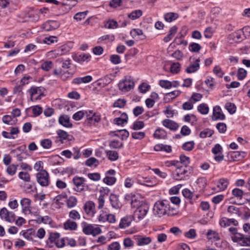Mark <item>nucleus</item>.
<instances>
[{
	"mask_svg": "<svg viewBox=\"0 0 250 250\" xmlns=\"http://www.w3.org/2000/svg\"><path fill=\"white\" fill-rule=\"evenodd\" d=\"M170 205L167 200L157 201L154 204L153 209L154 214L159 217L165 214L169 215L170 214Z\"/></svg>",
	"mask_w": 250,
	"mask_h": 250,
	"instance_id": "obj_1",
	"label": "nucleus"
},
{
	"mask_svg": "<svg viewBox=\"0 0 250 250\" xmlns=\"http://www.w3.org/2000/svg\"><path fill=\"white\" fill-rule=\"evenodd\" d=\"M187 171L185 170V167L181 166L177 167L172 173V177L176 181L186 180L189 178Z\"/></svg>",
	"mask_w": 250,
	"mask_h": 250,
	"instance_id": "obj_2",
	"label": "nucleus"
},
{
	"mask_svg": "<svg viewBox=\"0 0 250 250\" xmlns=\"http://www.w3.org/2000/svg\"><path fill=\"white\" fill-rule=\"evenodd\" d=\"M149 209V207L146 204H143L141 207L137 208L134 212L133 216L136 219V222L142 220L146 214Z\"/></svg>",
	"mask_w": 250,
	"mask_h": 250,
	"instance_id": "obj_3",
	"label": "nucleus"
},
{
	"mask_svg": "<svg viewBox=\"0 0 250 250\" xmlns=\"http://www.w3.org/2000/svg\"><path fill=\"white\" fill-rule=\"evenodd\" d=\"M119 89L123 92H127L134 87V83L131 77H125V80L118 84Z\"/></svg>",
	"mask_w": 250,
	"mask_h": 250,
	"instance_id": "obj_4",
	"label": "nucleus"
},
{
	"mask_svg": "<svg viewBox=\"0 0 250 250\" xmlns=\"http://www.w3.org/2000/svg\"><path fill=\"white\" fill-rule=\"evenodd\" d=\"M37 181L42 187H47L49 184V174L45 170H41L36 174Z\"/></svg>",
	"mask_w": 250,
	"mask_h": 250,
	"instance_id": "obj_5",
	"label": "nucleus"
},
{
	"mask_svg": "<svg viewBox=\"0 0 250 250\" xmlns=\"http://www.w3.org/2000/svg\"><path fill=\"white\" fill-rule=\"evenodd\" d=\"M60 25L58 21L49 20L42 25V28L45 31H51L58 29Z\"/></svg>",
	"mask_w": 250,
	"mask_h": 250,
	"instance_id": "obj_6",
	"label": "nucleus"
},
{
	"mask_svg": "<svg viewBox=\"0 0 250 250\" xmlns=\"http://www.w3.org/2000/svg\"><path fill=\"white\" fill-rule=\"evenodd\" d=\"M223 148L221 145L219 144H216L212 148L211 152L215 156L214 159L216 162H220L224 159V155L222 154Z\"/></svg>",
	"mask_w": 250,
	"mask_h": 250,
	"instance_id": "obj_7",
	"label": "nucleus"
},
{
	"mask_svg": "<svg viewBox=\"0 0 250 250\" xmlns=\"http://www.w3.org/2000/svg\"><path fill=\"white\" fill-rule=\"evenodd\" d=\"M72 57L75 62L82 63L84 62H89L90 60L91 56L89 54L77 53L73 54Z\"/></svg>",
	"mask_w": 250,
	"mask_h": 250,
	"instance_id": "obj_8",
	"label": "nucleus"
},
{
	"mask_svg": "<svg viewBox=\"0 0 250 250\" xmlns=\"http://www.w3.org/2000/svg\"><path fill=\"white\" fill-rule=\"evenodd\" d=\"M226 118L225 115L223 113L220 106L216 105L213 107L212 120L213 121L224 120Z\"/></svg>",
	"mask_w": 250,
	"mask_h": 250,
	"instance_id": "obj_9",
	"label": "nucleus"
},
{
	"mask_svg": "<svg viewBox=\"0 0 250 250\" xmlns=\"http://www.w3.org/2000/svg\"><path fill=\"white\" fill-rule=\"evenodd\" d=\"M85 179L83 177L75 176L73 179V183L76 186L75 190L81 192L84 189V182Z\"/></svg>",
	"mask_w": 250,
	"mask_h": 250,
	"instance_id": "obj_10",
	"label": "nucleus"
},
{
	"mask_svg": "<svg viewBox=\"0 0 250 250\" xmlns=\"http://www.w3.org/2000/svg\"><path fill=\"white\" fill-rule=\"evenodd\" d=\"M244 37L242 34V30L239 29L229 35V38L236 42H239L245 39Z\"/></svg>",
	"mask_w": 250,
	"mask_h": 250,
	"instance_id": "obj_11",
	"label": "nucleus"
},
{
	"mask_svg": "<svg viewBox=\"0 0 250 250\" xmlns=\"http://www.w3.org/2000/svg\"><path fill=\"white\" fill-rule=\"evenodd\" d=\"M109 200L112 207L116 209H120L123 205L119 201V195L111 193L109 197Z\"/></svg>",
	"mask_w": 250,
	"mask_h": 250,
	"instance_id": "obj_12",
	"label": "nucleus"
},
{
	"mask_svg": "<svg viewBox=\"0 0 250 250\" xmlns=\"http://www.w3.org/2000/svg\"><path fill=\"white\" fill-rule=\"evenodd\" d=\"M219 224L222 227H227L233 225L235 226L238 225V222L235 219H229L226 217L222 218L219 221Z\"/></svg>",
	"mask_w": 250,
	"mask_h": 250,
	"instance_id": "obj_13",
	"label": "nucleus"
},
{
	"mask_svg": "<svg viewBox=\"0 0 250 250\" xmlns=\"http://www.w3.org/2000/svg\"><path fill=\"white\" fill-rule=\"evenodd\" d=\"M136 219L134 218L133 215H127L123 218L119 224V228L121 229H125L130 226L131 222Z\"/></svg>",
	"mask_w": 250,
	"mask_h": 250,
	"instance_id": "obj_14",
	"label": "nucleus"
},
{
	"mask_svg": "<svg viewBox=\"0 0 250 250\" xmlns=\"http://www.w3.org/2000/svg\"><path fill=\"white\" fill-rule=\"evenodd\" d=\"M45 88L42 86L36 87L32 86L29 90V92L30 94V99L31 101H34L33 96L36 94H40L41 95H44V92Z\"/></svg>",
	"mask_w": 250,
	"mask_h": 250,
	"instance_id": "obj_15",
	"label": "nucleus"
},
{
	"mask_svg": "<svg viewBox=\"0 0 250 250\" xmlns=\"http://www.w3.org/2000/svg\"><path fill=\"white\" fill-rule=\"evenodd\" d=\"M21 205L22 207V212L24 214L30 213L31 210L30 206L31 205V200L28 198H23L21 200Z\"/></svg>",
	"mask_w": 250,
	"mask_h": 250,
	"instance_id": "obj_16",
	"label": "nucleus"
},
{
	"mask_svg": "<svg viewBox=\"0 0 250 250\" xmlns=\"http://www.w3.org/2000/svg\"><path fill=\"white\" fill-rule=\"evenodd\" d=\"M128 121V116L125 112L123 113L120 117L116 118L113 120V123L118 125L122 126Z\"/></svg>",
	"mask_w": 250,
	"mask_h": 250,
	"instance_id": "obj_17",
	"label": "nucleus"
},
{
	"mask_svg": "<svg viewBox=\"0 0 250 250\" xmlns=\"http://www.w3.org/2000/svg\"><path fill=\"white\" fill-rule=\"evenodd\" d=\"M134 239L136 241L137 245L144 246L149 244L151 241V239L149 237H143L141 235L134 236Z\"/></svg>",
	"mask_w": 250,
	"mask_h": 250,
	"instance_id": "obj_18",
	"label": "nucleus"
},
{
	"mask_svg": "<svg viewBox=\"0 0 250 250\" xmlns=\"http://www.w3.org/2000/svg\"><path fill=\"white\" fill-rule=\"evenodd\" d=\"M162 124L164 126L173 131L176 130L179 127L177 123L169 119L164 120Z\"/></svg>",
	"mask_w": 250,
	"mask_h": 250,
	"instance_id": "obj_19",
	"label": "nucleus"
},
{
	"mask_svg": "<svg viewBox=\"0 0 250 250\" xmlns=\"http://www.w3.org/2000/svg\"><path fill=\"white\" fill-rule=\"evenodd\" d=\"M200 60L199 58L196 59L193 63H191L186 69L188 73H192L196 72L200 68Z\"/></svg>",
	"mask_w": 250,
	"mask_h": 250,
	"instance_id": "obj_20",
	"label": "nucleus"
},
{
	"mask_svg": "<svg viewBox=\"0 0 250 250\" xmlns=\"http://www.w3.org/2000/svg\"><path fill=\"white\" fill-rule=\"evenodd\" d=\"M59 122L65 127L70 128L72 126V124L70 122V117L68 115H61L59 119Z\"/></svg>",
	"mask_w": 250,
	"mask_h": 250,
	"instance_id": "obj_21",
	"label": "nucleus"
},
{
	"mask_svg": "<svg viewBox=\"0 0 250 250\" xmlns=\"http://www.w3.org/2000/svg\"><path fill=\"white\" fill-rule=\"evenodd\" d=\"M229 154L233 161H240L246 155V153L244 151H231Z\"/></svg>",
	"mask_w": 250,
	"mask_h": 250,
	"instance_id": "obj_22",
	"label": "nucleus"
},
{
	"mask_svg": "<svg viewBox=\"0 0 250 250\" xmlns=\"http://www.w3.org/2000/svg\"><path fill=\"white\" fill-rule=\"evenodd\" d=\"M77 223L70 219H68L63 224V228L66 230H75L77 229Z\"/></svg>",
	"mask_w": 250,
	"mask_h": 250,
	"instance_id": "obj_23",
	"label": "nucleus"
},
{
	"mask_svg": "<svg viewBox=\"0 0 250 250\" xmlns=\"http://www.w3.org/2000/svg\"><path fill=\"white\" fill-rule=\"evenodd\" d=\"M95 208V204L92 201L87 202L84 207L83 209L87 214H93Z\"/></svg>",
	"mask_w": 250,
	"mask_h": 250,
	"instance_id": "obj_24",
	"label": "nucleus"
},
{
	"mask_svg": "<svg viewBox=\"0 0 250 250\" xmlns=\"http://www.w3.org/2000/svg\"><path fill=\"white\" fill-rule=\"evenodd\" d=\"M87 125H95V123H98L101 120L100 116L96 115L95 113L93 114L91 116L90 115H87Z\"/></svg>",
	"mask_w": 250,
	"mask_h": 250,
	"instance_id": "obj_25",
	"label": "nucleus"
},
{
	"mask_svg": "<svg viewBox=\"0 0 250 250\" xmlns=\"http://www.w3.org/2000/svg\"><path fill=\"white\" fill-rule=\"evenodd\" d=\"M167 133L163 128H158L153 134L154 138L157 139H165L167 137Z\"/></svg>",
	"mask_w": 250,
	"mask_h": 250,
	"instance_id": "obj_26",
	"label": "nucleus"
},
{
	"mask_svg": "<svg viewBox=\"0 0 250 250\" xmlns=\"http://www.w3.org/2000/svg\"><path fill=\"white\" fill-rule=\"evenodd\" d=\"M228 184L229 181L227 179L221 178L217 182V187L220 190L223 191L227 188Z\"/></svg>",
	"mask_w": 250,
	"mask_h": 250,
	"instance_id": "obj_27",
	"label": "nucleus"
},
{
	"mask_svg": "<svg viewBox=\"0 0 250 250\" xmlns=\"http://www.w3.org/2000/svg\"><path fill=\"white\" fill-rule=\"evenodd\" d=\"M57 133L59 138L62 140L71 141L73 138L72 135L68 134L66 131L62 130L59 129L57 131Z\"/></svg>",
	"mask_w": 250,
	"mask_h": 250,
	"instance_id": "obj_28",
	"label": "nucleus"
},
{
	"mask_svg": "<svg viewBox=\"0 0 250 250\" xmlns=\"http://www.w3.org/2000/svg\"><path fill=\"white\" fill-rule=\"evenodd\" d=\"M143 12L141 10H135L128 14L127 17L132 20H135L140 18Z\"/></svg>",
	"mask_w": 250,
	"mask_h": 250,
	"instance_id": "obj_29",
	"label": "nucleus"
},
{
	"mask_svg": "<svg viewBox=\"0 0 250 250\" xmlns=\"http://www.w3.org/2000/svg\"><path fill=\"white\" fill-rule=\"evenodd\" d=\"M179 17V15L177 13L169 12L166 14L164 16V19L166 21L170 22Z\"/></svg>",
	"mask_w": 250,
	"mask_h": 250,
	"instance_id": "obj_30",
	"label": "nucleus"
},
{
	"mask_svg": "<svg viewBox=\"0 0 250 250\" xmlns=\"http://www.w3.org/2000/svg\"><path fill=\"white\" fill-rule=\"evenodd\" d=\"M108 159L111 161H115L119 158V155L117 151L113 150H107L105 151Z\"/></svg>",
	"mask_w": 250,
	"mask_h": 250,
	"instance_id": "obj_31",
	"label": "nucleus"
},
{
	"mask_svg": "<svg viewBox=\"0 0 250 250\" xmlns=\"http://www.w3.org/2000/svg\"><path fill=\"white\" fill-rule=\"evenodd\" d=\"M109 146L112 148L120 149L123 147L124 145L118 140H113L109 142Z\"/></svg>",
	"mask_w": 250,
	"mask_h": 250,
	"instance_id": "obj_32",
	"label": "nucleus"
},
{
	"mask_svg": "<svg viewBox=\"0 0 250 250\" xmlns=\"http://www.w3.org/2000/svg\"><path fill=\"white\" fill-rule=\"evenodd\" d=\"M197 110L201 114L206 115L208 112L209 107L207 104L202 103L198 106Z\"/></svg>",
	"mask_w": 250,
	"mask_h": 250,
	"instance_id": "obj_33",
	"label": "nucleus"
},
{
	"mask_svg": "<svg viewBox=\"0 0 250 250\" xmlns=\"http://www.w3.org/2000/svg\"><path fill=\"white\" fill-rule=\"evenodd\" d=\"M214 133V131L209 128H206L204 130L200 132L199 137L201 138H205L206 137H211Z\"/></svg>",
	"mask_w": 250,
	"mask_h": 250,
	"instance_id": "obj_34",
	"label": "nucleus"
},
{
	"mask_svg": "<svg viewBox=\"0 0 250 250\" xmlns=\"http://www.w3.org/2000/svg\"><path fill=\"white\" fill-rule=\"evenodd\" d=\"M181 93V91L179 90H175L169 93L166 94L165 97L164 98L165 100L168 99V101L169 102L170 99H173L175 97L179 96Z\"/></svg>",
	"mask_w": 250,
	"mask_h": 250,
	"instance_id": "obj_35",
	"label": "nucleus"
},
{
	"mask_svg": "<svg viewBox=\"0 0 250 250\" xmlns=\"http://www.w3.org/2000/svg\"><path fill=\"white\" fill-rule=\"evenodd\" d=\"M195 146L194 141H191L187 142L182 145V148L186 151H190L192 150Z\"/></svg>",
	"mask_w": 250,
	"mask_h": 250,
	"instance_id": "obj_36",
	"label": "nucleus"
},
{
	"mask_svg": "<svg viewBox=\"0 0 250 250\" xmlns=\"http://www.w3.org/2000/svg\"><path fill=\"white\" fill-rule=\"evenodd\" d=\"M143 204L146 203L143 201H141L136 196H135L134 197H133V200L132 199V201L130 202L131 208H138L139 207H141Z\"/></svg>",
	"mask_w": 250,
	"mask_h": 250,
	"instance_id": "obj_37",
	"label": "nucleus"
},
{
	"mask_svg": "<svg viewBox=\"0 0 250 250\" xmlns=\"http://www.w3.org/2000/svg\"><path fill=\"white\" fill-rule=\"evenodd\" d=\"M227 211L230 214L234 213L239 217L241 216L242 214L240 208L233 206H229L227 209Z\"/></svg>",
	"mask_w": 250,
	"mask_h": 250,
	"instance_id": "obj_38",
	"label": "nucleus"
},
{
	"mask_svg": "<svg viewBox=\"0 0 250 250\" xmlns=\"http://www.w3.org/2000/svg\"><path fill=\"white\" fill-rule=\"evenodd\" d=\"M225 107L230 114H234L236 111V107L233 103H227Z\"/></svg>",
	"mask_w": 250,
	"mask_h": 250,
	"instance_id": "obj_39",
	"label": "nucleus"
},
{
	"mask_svg": "<svg viewBox=\"0 0 250 250\" xmlns=\"http://www.w3.org/2000/svg\"><path fill=\"white\" fill-rule=\"evenodd\" d=\"M104 26L108 29H115L118 27V22L114 20H110L106 21Z\"/></svg>",
	"mask_w": 250,
	"mask_h": 250,
	"instance_id": "obj_40",
	"label": "nucleus"
},
{
	"mask_svg": "<svg viewBox=\"0 0 250 250\" xmlns=\"http://www.w3.org/2000/svg\"><path fill=\"white\" fill-rule=\"evenodd\" d=\"M126 103V101L124 99H118L113 103V106L122 108L125 106Z\"/></svg>",
	"mask_w": 250,
	"mask_h": 250,
	"instance_id": "obj_41",
	"label": "nucleus"
},
{
	"mask_svg": "<svg viewBox=\"0 0 250 250\" xmlns=\"http://www.w3.org/2000/svg\"><path fill=\"white\" fill-rule=\"evenodd\" d=\"M201 49L200 45L197 43L192 42L190 43L188 46L189 51L193 52H198Z\"/></svg>",
	"mask_w": 250,
	"mask_h": 250,
	"instance_id": "obj_42",
	"label": "nucleus"
},
{
	"mask_svg": "<svg viewBox=\"0 0 250 250\" xmlns=\"http://www.w3.org/2000/svg\"><path fill=\"white\" fill-rule=\"evenodd\" d=\"M247 71L242 68H240L238 69L237 71V79L239 80H244L247 76Z\"/></svg>",
	"mask_w": 250,
	"mask_h": 250,
	"instance_id": "obj_43",
	"label": "nucleus"
},
{
	"mask_svg": "<svg viewBox=\"0 0 250 250\" xmlns=\"http://www.w3.org/2000/svg\"><path fill=\"white\" fill-rule=\"evenodd\" d=\"M116 179L113 176H105L103 182L107 185L111 186L115 183Z\"/></svg>",
	"mask_w": 250,
	"mask_h": 250,
	"instance_id": "obj_44",
	"label": "nucleus"
},
{
	"mask_svg": "<svg viewBox=\"0 0 250 250\" xmlns=\"http://www.w3.org/2000/svg\"><path fill=\"white\" fill-rule=\"evenodd\" d=\"M73 73L69 70L64 71L61 70V75L59 77L63 81L66 80L68 77H70L73 75Z\"/></svg>",
	"mask_w": 250,
	"mask_h": 250,
	"instance_id": "obj_45",
	"label": "nucleus"
},
{
	"mask_svg": "<svg viewBox=\"0 0 250 250\" xmlns=\"http://www.w3.org/2000/svg\"><path fill=\"white\" fill-rule=\"evenodd\" d=\"M57 37L55 36H50L44 38L43 40V42L47 44H51L57 42Z\"/></svg>",
	"mask_w": 250,
	"mask_h": 250,
	"instance_id": "obj_46",
	"label": "nucleus"
},
{
	"mask_svg": "<svg viewBox=\"0 0 250 250\" xmlns=\"http://www.w3.org/2000/svg\"><path fill=\"white\" fill-rule=\"evenodd\" d=\"M93 226L91 224L85 223L84 226L83 227V231L86 235H90L92 233Z\"/></svg>",
	"mask_w": 250,
	"mask_h": 250,
	"instance_id": "obj_47",
	"label": "nucleus"
},
{
	"mask_svg": "<svg viewBox=\"0 0 250 250\" xmlns=\"http://www.w3.org/2000/svg\"><path fill=\"white\" fill-rule=\"evenodd\" d=\"M159 84L162 88L169 89L172 87L171 82L168 80H161L159 82Z\"/></svg>",
	"mask_w": 250,
	"mask_h": 250,
	"instance_id": "obj_48",
	"label": "nucleus"
},
{
	"mask_svg": "<svg viewBox=\"0 0 250 250\" xmlns=\"http://www.w3.org/2000/svg\"><path fill=\"white\" fill-rule=\"evenodd\" d=\"M99 164V161L94 157H91L85 161V165L88 167H92L93 165L97 167Z\"/></svg>",
	"mask_w": 250,
	"mask_h": 250,
	"instance_id": "obj_49",
	"label": "nucleus"
},
{
	"mask_svg": "<svg viewBox=\"0 0 250 250\" xmlns=\"http://www.w3.org/2000/svg\"><path fill=\"white\" fill-rule=\"evenodd\" d=\"M244 193V192L242 189L238 188H235L232 191V194L239 199L242 198Z\"/></svg>",
	"mask_w": 250,
	"mask_h": 250,
	"instance_id": "obj_50",
	"label": "nucleus"
},
{
	"mask_svg": "<svg viewBox=\"0 0 250 250\" xmlns=\"http://www.w3.org/2000/svg\"><path fill=\"white\" fill-rule=\"evenodd\" d=\"M19 177L20 179L24 181L25 182H29L30 181V174L27 172H20L19 173Z\"/></svg>",
	"mask_w": 250,
	"mask_h": 250,
	"instance_id": "obj_51",
	"label": "nucleus"
},
{
	"mask_svg": "<svg viewBox=\"0 0 250 250\" xmlns=\"http://www.w3.org/2000/svg\"><path fill=\"white\" fill-rule=\"evenodd\" d=\"M71 48L66 44H64L60 47L58 49V54L60 55H63L68 52L70 50Z\"/></svg>",
	"mask_w": 250,
	"mask_h": 250,
	"instance_id": "obj_52",
	"label": "nucleus"
},
{
	"mask_svg": "<svg viewBox=\"0 0 250 250\" xmlns=\"http://www.w3.org/2000/svg\"><path fill=\"white\" fill-rule=\"evenodd\" d=\"M145 126L144 122L140 121H137L134 122L131 128L134 130H138L141 129Z\"/></svg>",
	"mask_w": 250,
	"mask_h": 250,
	"instance_id": "obj_53",
	"label": "nucleus"
},
{
	"mask_svg": "<svg viewBox=\"0 0 250 250\" xmlns=\"http://www.w3.org/2000/svg\"><path fill=\"white\" fill-rule=\"evenodd\" d=\"M77 203V199L74 196H70L67 200V205L68 208H73L75 207Z\"/></svg>",
	"mask_w": 250,
	"mask_h": 250,
	"instance_id": "obj_54",
	"label": "nucleus"
},
{
	"mask_svg": "<svg viewBox=\"0 0 250 250\" xmlns=\"http://www.w3.org/2000/svg\"><path fill=\"white\" fill-rule=\"evenodd\" d=\"M110 40L111 41H113L115 40L114 35H106L100 37L98 40V43H101L103 42Z\"/></svg>",
	"mask_w": 250,
	"mask_h": 250,
	"instance_id": "obj_55",
	"label": "nucleus"
},
{
	"mask_svg": "<svg viewBox=\"0 0 250 250\" xmlns=\"http://www.w3.org/2000/svg\"><path fill=\"white\" fill-rule=\"evenodd\" d=\"M186 237L189 239H194L196 236V232L195 229H191L184 234Z\"/></svg>",
	"mask_w": 250,
	"mask_h": 250,
	"instance_id": "obj_56",
	"label": "nucleus"
},
{
	"mask_svg": "<svg viewBox=\"0 0 250 250\" xmlns=\"http://www.w3.org/2000/svg\"><path fill=\"white\" fill-rule=\"evenodd\" d=\"M110 61L114 64H118L121 63V59L118 55H111L110 56Z\"/></svg>",
	"mask_w": 250,
	"mask_h": 250,
	"instance_id": "obj_57",
	"label": "nucleus"
},
{
	"mask_svg": "<svg viewBox=\"0 0 250 250\" xmlns=\"http://www.w3.org/2000/svg\"><path fill=\"white\" fill-rule=\"evenodd\" d=\"M180 64L179 62H173L170 66V71L172 73H178L180 71Z\"/></svg>",
	"mask_w": 250,
	"mask_h": 250,
	"instance_id": "obj_58",
	"label": "nucleus"
},
{
	"mask_svg": "<svg viewBox=\"0 0 250 250\" xmlns=\"http://www.w3.org/2000/svg\"><path fill=\"white\" fill-rule=\"evenodd\" d=\"M53 66L51 61H45L41 65V68L45 71H48Z\"/></svg>",
	"mask_w": 250,
	"mask_h": 250,
	"instance_id": "obj_59",
	"label": "nucleus"
},
{
	"mask_svg": "<svg viewBox=\"0 0 250 250\" xmlns=\"http://www.w3.org/2000/svg\"><path fill=\"white\" fill-rule=\"evenodd\" d=\"M13 120V117L11 115H5L3 116L2 118V121L3 123L6 125H13L14 124V123H12Z\"/></svg>",
	"mask_w": 250,
	"mask_h": 250,
	"instance_id": "obj_60",
	"label": "nucleus"
},
{
	"mask_svg": "<svg viewBox=\"0 0 250 250\" xmlns=\"http://www.w3.org/2000/svg\"><path fill=\"white\" fill-rule=\"evenodd\" d=\"M216 127L220 133H224L227 130V125L224 123L217 124Z\"/></svg>",
	"mask_w": 250,
	"mask_h": 250,
	"instance_id": "obj_61",
	"label": "nucleus"
},
{
	"mask_svg": "<svg viewBox=\"0 0 250 250\" xmlns=\"http://www.w3.org/2000/svg\"><path fill=\"white\" fill-rule=\"evenodd\" d=\"M132 137L134 139L142 140L145 136V133L144 132H134L131 133Z\"/></svg>",
	"mask_w": 250,
	"mask_h": 250,
	"instance_id": "obj_62",
	"label": "nucleus"
},
{
	"mask_svg": "<svg viewBox=\"0 0 250 250\" xmlns=\"http://www.w3.org/2000/svg\"><path fill=\"white\" fill-rule=\"evenodd\" d=\"M150 88V86L145 83H143L142 84H141L139 86V89L140 91V92L142 93H145L147 91H148Z\"/></svg>",
	"mask_w": 250,
	"mask_h": 250,
	"instance_id": "obj_63",
	"label": "nucleus"
},
{
	"mask_svg": "<svg viewBox=\"0 0 250 250\" xmlns=\"http://www.w3.org/2000/svg\"><path fill=\"white\" fill-rule=\"evenodd\" d=\"M213 72L219 78H222L224 75V73L221 68L218 65H216L214 67Z\"/></svg>",
	"mask_w": 250,
	"mask_h": 250,
	"instance_id": "obj_64",
	"label": "nucleus"
}]
</instances>
